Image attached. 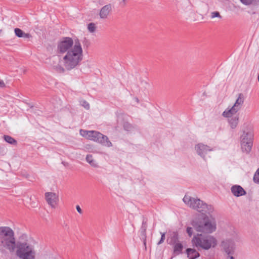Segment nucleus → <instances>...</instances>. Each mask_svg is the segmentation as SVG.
<instances>
[{
    "label": "nucleus",
    "instance_id": "nucleus-9",
    "mask_svg": "<svg viewBox=\"0 0 259 259\" xmlns=\"http://www.w3.org/2000/svg\"><path fill=\"white\" fill-rule=\"evenodd\" d=\"M241 146L243 152L248 153L252 147L253 135L251 132H243L241 136Z\"/></svg>",
    "mask_w": 259,
    "mask_h": 259
},
{
    "label": "nucleus",
    "instance_id": "nucleus-29",
    "mask_svg": "<svg viewBox=\"0 0 259 259\" xmlns=\"http://www.w3.org/2000/svg\"><path fill=\"white\" fill-rule=\"evenodd\" d=\"M76 209H77V211L80 213V214H81L82 213V211L81 209V208L80 207V206L79 205H77L76 206Z\"/></svg>",
    "mask_w": 259,
    "mask_h": 259
},
{
    "label": "nucleus",
    "instance_id": "nucleus-24",
    "mask_svg": "<svg viewBox=\"0 0 259 259\" xmlns=\"http://www.w3.org/2000/svg\"><path fill=\"white\" fill-rule=\"evenodd\" d=\"M146 229H147V225L145 222H143L141 229H142V233L143 235H145L146 232Z\"/></svg>",
    "mask_w": 259,
    "mask_h": 259
},
{
    "label": "nucleus",
    "instance_id": "nucleus-31",
    "mask_svg": "<svg viewBox=\"0 0 259 259\" xmlns=\"http://www.w3.org/2000/svg\"><path fill=\"white\" fill-rule=\"evenodd\" d=\"M5 86V84L3 80L0 81V88H4Z\"/></svg>",
    "mask_w": 259,
    "mask_h": 259
},
{
    "label": "nucleus",
    "instance_id": "nucleus-8",
    "mask_svg": "<svg viewBox=\"0 0 259 259\" xmlns=\"http://www.w3.org/2000/svg\"><path fill=\"white\" fill-rule=\"evenodd\" d=\"M192 243L194 246L197 248L207 250L211 247H215L217 245V240L211 236H203L202 234H198L193 238Z\"/></svg>",
    "mask_w": 259,
    "mask_h": 259
},
{
    "label": "nucleus",
    "instance_id": "nucleus-28",
    "mask_svg": "<svg viewBox=\"0 0 259 259\" xmlns=\"http://www.w3.org/2000/svg\"><path fill=\"white\" fill-rule=\"evenodd\" d=\"M174 242H175L178 240V234L176 233H173Z\"/></svg>",
    "mask_w": 259,
    "mask_h": 259
},
{
    "label": "nucleus",
    "instance_id": "nucleus-32",
    "mask_svg": "<svg viewBox=\"0 0 259 259\" xmlns=\"http://www.w3.org/2000/svg\"><path fill=\"white\" fill-rule=\"evenodd\" d=\"M233 254H229L228 255V257H229L230 259H234Z\"/></svg>",
    "mask_w": 259,
    "mask_h": 259
},
{
    "label": "nucleus",
    "instance_id": "nucleus-15",
    "mask_svg": "<svg viewBox=\"0 0 259 259\" xmlns=\"http://www.w3.org/2000/svg\"><path fill=\"white\" fill-rule=\"evenodd\" d=\"M186 252L189 259H195L199 256V252L195 249L187 248Z\"/></svg>",
    "mask_w": 259,
    "mask_h": 259
},
{
    "label": "nucleus",
    "instance_id": "nucleus-2",
    "mask_svg": "<svg viewBox=\"0 0 259 259\" xmlns=\"http://www.w3.org/2000/svg\"><path fill=\"white\" fill-rule=\"evenodd\" d=\"M15 242V234L12 229L9 227H0V246L11 253L13 252Z\"/></svg>",
    "mask_w": 259,
    "mask_h": 259
},
{
    "label": "nucleus",
    "instance_id": "nucleus-19",
    "mask_svg": "<svg viewBox=\"0 0 259 259\" xmlns=\"http://www.w3.org/2000/svg\"><path fill=\"white\" fill-rule=\"evenodd\" d=\"M88 29L90 32L93 33L96 29V26L94 23H90L88 24Z\"/></svg>",
    "mask_w": 259,
    "mask_h": 259
},
{
    "label": "nucleus",
    "instance_id": "nucleus-14",
    "mask_svg": "<svg viewBox=\"0 0 259 259\" xmlns=\"http://www.w3.org/2000/svg\"><path fill=\"white\" fill-rule=\"evenodd\" d=\"M111 10L110 5H107L104 6L101 10L100 12V17L102 19H106L107 18Z\"/></svg>",
    "mask_w": 259,
    "mask_h": 259
},
{
    "label": "nucleus",
    "instance_id": "nucleus-13",
    "mask_svg": "<svg viewBox=\"0 0 259 259\" xmlns=\"http://www.w3.org/2000/svg\"><path fill=\"white\" fill-rule=\"evenodd\" d=\"M232 194L236 197H239L246 194L245 191L243 188L239 185L233 186L231 188Z\"/></svg>",
    "mask_w": 259,
    "mask_h": 259
},
{
    "label": "nucleus",
    "instance_id": "nucleus-17",
    "mask_svg": "<svg viewBox=\"0 0 259 259\" xmlns=\"http://www.w3.org/2000/svg\"><path fill=\"white\" fill-rule=\"evenodd\" d=\"M86 160L87 161L90 163V164L95 167L98 166V165L96 163L95 161L94 160L93 158V156L92 155L88 154L86 156Z\"/></svg>",
    "mask_w": 259,
    "mask_h": 259
},
{
    "label": "nucleus",
    "instance_id": "nucleus-1",
    "mask_svg": "<svg viewBox=\"0 0 259 259\" xmlns=\"http://www.w3.org/2000/svg\"><path fill=\"white\" fill-rule=\"evenodd\" d=\"M58 53L66 54L61 60L63 66L58 64L53 67L56 71L63 73L65 69L71 70L78 66L83 59V51L80 43L75 41L73 45V39L69 37L62 38L57 44Z\"/></svg>",
    "mask_w": 259,
    "mask_h": 259
},
{
    "label": "nucleus",
    "instance_id": "nucleus-33",
    "mask_svg": "<svg viewBox=\"0 0 259 259\" xmlns=\"http://www.w3.org/2000/svg\"><path fill=\"white\" fill-rule=\"evenodd\" d=\"M136 101H138V99L137 98L136 99Z\"/></svg>",
    "mask_w": 259,
    "mask_h": 259
},
{
    "label": "nucleus",
    "instance_id": "nucleus-30",
    "mask_svg": "<svg viewBox=\"0 0 259 259\" xmlns=\"http://www.w3.org/2000/svg\"><path fill=\"white\" fill-rule=\"evenodd\" d=\"M23 37H24V38H29L31 35L29 33H25L24 32L23 33Z\"/></svg>",
    "mask_w": 259,
    "mask_h": 259
},
{
    "label": "nucleus",
    "instance_id": "nucleus-18",
    "mask_svg": "<svg viewBox=\"0 0 259 259\" xmlns=\"http://www.w3.org/2000/svg\"><path fill=\"white\" fill-rule=\"evenodd\" d=\"M183 248V245L180 242H177L174 246V252L177 254H180L182 253Z\"/></svg>",
    "mask_w": 259,
    "mask_h": 259
},
{
    "label": "nucleus",
    "instance_id": "nucleus-11",
    "mask_svg": "<svg viewBox=\"0 0 259 259\" xmlns=\"http://www.w3.org/2000/svg\"><path fill=\"white\" fill-rule=\"evenodd\" d=\"M222 246L228 255L233 254L234 251V243L231 240H227L222 242Z\"/></svg>",
    "mask_w": 259,
    "mask_h": 259
},
{
    "label": "nucleus",
    "instance_id": "nucleus-4",
    "mask_svg": "<svg viewBox=\"0 0 259 259\" xmlns=\"http://www.w3.org/2000/svg\"><path fill=\"white\" fill-rule=\"evenodd\" d=\"M183 202L188 206L202 213L210 214L213 211V207L211 205H207L200 200L186 194L183 199Z\"/></svg>",
    "mask_w": 259,
    "mask_h": 259
},
{
    "label": "nucleus",
    "instance_id": "nucleus-22",
    "mask_svg": "<svg viewBox=\"0 0 259 259\" xmlns=\"http://www.w3.org/2000/svg\"><path fill=\"white\" fill-rule=\"evenodd\" d=\"M253 181L255 183L259 184V168L254 175Z\"/></svg>",
    "mask_w": 259,
    "mask_h": 259
},
{
    "label": "nucleus",
    "instance_id": "nucleus-20",
    "mask_svg": "<svg viewBox=\"0 0 259 259\" xmlns=\"http://www.w3.org/2000/svg\"><path fill=\"white\" fill-rule=\"evenodd\" d=\"M245 5H250L253 3H259V0H240Z\"/></svg>",
    "mask_w": 259,
    "mask_h": 259
},
{
    "label": "nucleus",
    "instance_id": "nucleus-21",
    "mask_svg": "<svg viewBox=\"0 0 259 259\" xmlns=\"http://www.w3.org/2000/svg\"><path fill=\"white\" fill-rule=\"evenodd\" d=\"M15 34L19 37H23V34L24 32L19 28H15Z\"/></svg>",
    "mask_w": 259,
    "mask_h": 259
},
{
    "label": "nucleus",
    "instance_id": "nucleus-26",
    "mask_svg": "<svg viewBox=\"0 0 259 259\" xmlns=\"http://www.w3.org/2000/svg\"><path fill=\"white\" fill-rule=\"evenodd\" d=\"M187 233L188 234L189 236L191 237L193 234V229L190 227H188L187 228Z\"/></svg>",
    "mask_w": 259,
    "mask_h": 259
},
{
    "label": "nucleus",
    "instance_id": "nucleus-25",
    "mask_svg": "<svg viewBox=\"0 0 259 259\" xmlns=\"http://www.w3.org/2000/svg\"><path fill=\"white\" fill-rule=\"evenodd\" d=\"M215 17H219L220 18H221L222 17L220 15L219 12H213L211 13V18H214Z\"/></svg>",
    "mask_w": 259,
    "mask_h": 259
},
{
    "label": "nucleus",
    "instance_id": "nucleus-10",
    "mask_svg": "<svg viewBox=\"0 0 259 259\" xmlns=\"http://www.w3.org/2000/svg\"><path fill=\"white\" fill-rule=\"evenodd\" d=\"M45 197L47 203L52 208H55L58 204L59 196L55 193L47 192L45 193Z\"/></svg>",
    "mask_w": 259,
    "mask_h": 259
},
{
    "label": "nucleus",
    "instance_id": "nucleus-3",
    "mask_svg": "<svg viewBox=\"0 0 259 259\" xmlns=\"http://www.w3.org/2000/svg\"><path fill=\"white\" fill-rule=\"evenodd\" d=\"M244 103V96L242 94H239L233 106L230 109L225 110L222 115L225 117H228V122L232 129L236 128L238 124L239 117L237 116L232 117L239 110H240Z\"/></svg>",
    "mask_w": 259,
    "mask_h": 259
},
{
    "label": "nucleus",
    "instance_id": "nucleus-7",
    "mask_svg": "<svg viewBox=\"0 0 259 259\" xmlns=\"http://www.w3.org/2000/svg\"><path fill=\"white\" fill-rule=\"evenodd\" d=\"M80 134L89 140L98 142L108 147L112 146V143L109 141L108 138L99 132L80 130Z\"/></svg>",
    "mask_w": 259,
    "mask_h": 259
},
{
    "label": "nucleus",
    "instance_id": "nucleus-5",
    "mask_svg": "<svg viewBox=\"0 0 259 259\" xmlns=\"http://www.w3.org/2000/svg\"><path fill=\"white\" fill-rule=\"evenodd\" d=\"M21 259H35V252L33 247L26 242H15L14 251Z\"/></svg>",
    "mask_w": 259,
    "mask_h": 259
},
{
    "label": "nucleus",
    "instance_id": "nucleus-23",
    "mask_svg": "<svg viewBox=\"0 0 259 259\" xmlns=\"http://www.w3.org/2000/svg\"><path fill=\"white\" fill-rule=\"evenodd\" d=\"M80 104L85 109L88 110L90 109V104L85 100H82L80 101Z\"/></svg>",
    "mask_w": 259,
    "mask_h": 259
},
{
    "label": "nucleus",
    "instance_id": "nucleus-12",
    "mask_svg": "<svg viewBox=\"0 0 259 259\" xmlns=\"http://www.w3.org/2000/svg\"><path fill=\"white\" fill-rule=\"evenodd\" d=\"M195 149L198 154L203 158L207 151H211L213 150L212 148H211L207 145H205L201 143L195 146Z\"/></svg>",
    "mask_w": 259,
    "mask_h": 259
},
{
    "label": "nucleus",
    "instance_id": "nucleus-6",
    "mask_svg": "<svg viewBox=\"0 0 259 259\" xmlns=\"http://www.w3.org/2000/svg\"><path fill=\"white\" fill-rule=\"evenodd\" d=\"M191 224L197 232L204 233H211L216 229V224L214 219H210L207 217L193 221Z\"/></svg>",
    "mask_w": 259,
    "mask_h": 259
},
{
    "label": "nucleus",
    "instance_id": "nucleus-16",
    "mask_svg": "<svg viewBox=\"0 0 259 259\" xmlns=\"http://www.w3.org/2000/svg\"><path fill=\"white\" fill-rule=\"evenodd\" d=\"M4 139L6 142H7V143H8L10 144H12L13 145H16L17 144V141L10 136L4 135Z\"/></svg>",
    "mask_w": 259,
    "mask_h": 259
},
{
    "label": "nucleus",
    "instance_id": "nucleus-27",
    "mask_svg": "<svg viewBox=\"0 0 259 259\" xmlns=\"http://www.w3.org/2000/svg\"><path fill=\"white\" fill-rule=\"evenodd\" d=\"M165 233H163L161 234V239L160 241L157 243V245H160V244L162 243L165 239Z\"/></svg>",
    "mask_w": 259,
    "mask_h": 259
}]
</instances>
